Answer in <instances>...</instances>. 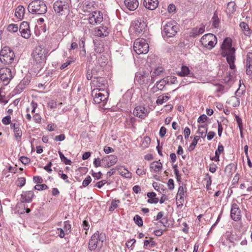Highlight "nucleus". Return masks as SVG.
I'll return each instance as SVG.
<instances>
[{"instance_id":"54","label":"nucleus","mask_w":252,"mask_h":252,"mask_svg":"<svg viewBox=\"0 0 252 252\" xmlns=\"http://www.w3.org/2000/svg\"><path fill=\"white\" fill-rule=\"evenodd\" d=\"M223 146L222 145H219L218 149L215 152V155L220 156V154L223 151Z\"/></svg>"},{"instance_id":"3","label":"nucleus","mask_w":252,"mask_h":252,"mask_svg":"<svg viewBox=\"0 0 252 252\" xmlns=\"http://www.w3.org/2000/svg\"><path fill=\"white\" fill-rule=\"evenodd\" d=\"M15 54L14 52L8 47H4L0 53V62L4 65L15 64Z\"/></svg>"},{"instance_id":"30","label":"nucleus","mask_w":252,"mask_h":252,"mask_svg":"<svg viewBox=\"0 0 252 252\" xmlns=\"http://www.w3.org/2000/svg\"><path fill=\"white\" fill-rule=\"evenodd\" d=\"M156 243L152 238L149 240H146L144 242V247L146 249H150L156 246Z\"/></svg>"},{"instance_id":"24","label":"nucleus","mask_w":252,"mask_h":252,"mask_svg":"<svg viewBox=\"0 0 252 252\" xmlns=\"http://www.w3.org/2000/svg\"><path fill=\"white\" fill-rule=\"evenodd\" d=\"M239 26L241 29L243 33L246 36H250L251 34V30L249 28L248 25L244 22H242L240 23Z\"/></svg>"},{"instance_id":"59","label":"nucleus","mask_w":252,"mask_h":252,"mask_svg":"<svg viewBox=\"0 0 252 252\" xmlns=\"http://www.w3.org/2000/svg\"><path fill=\"white\" fill-rule=\"evenodd\" d=\"M208 117L206 115L203 114L200 116L198 119V123H204L207 119Z\"/></svg>"},{"instance_id":"40","label":"nucleus","mask_w":252,"mask_h":252,"mask_svg":"<svg viewBox=\"0 0 252 252\" xmlns=\"http://www.w3.org/2000/svg\"><path fill=\"white\" fill-rule=\"evenodd\" d=\"M169 98V97L168 96H159L158 97L156 102L158 105L162 104L166 102Z\"/></svg>"},{"instance_id":"12","label":"nucleus","mask_w":252,"mask_h":252,"mask_svg":"<svg viewBox=\"0 0 252 252\" xmlns=\"http://www.w3.org/2000/svg\"><path fill=\"white\" fill-rule=\"evenodd\" d=\"M146 27V23L141 19H137L132 24V28L136 34H140L144 31Z\"/></svg>"},{"instance_id":"21","label":"nucleus","mask_w":252,"mask_h":252,"mask_svg":"<svg viewBox=\"0 0 252 252\" xmlns=\"http://www.w3.org/2000/svg\"><path fill=\"white\" fill-rule=\"evenodd\" d=\"M163 69L162 67H158L156 68L153 71L151 72L150 84L153 83L156 77L159 76L163 72Z\"/></svg>"},{"instance_id":"23","label":"nucleus","mask_w":252,"mask_h":252,"mask_svg":"<svg viewBox=\"0 0 252 252\" xmlns=\"http://www.w3.org/2000/svg\"><path fill=\"white\" fill-rule=\"evenodd\" d=\"M208 130V125L207 124L200 125L198 126L197 133L201 135L202 138L206 136Z\"/></svg>"},{"instance_id":"34","label":"nucleus","mask_w":252,"mask_h":252,"mask_svg":"<svg viewBox=\"0 0 252 252\" xmlns=\"http://www.w3.org/2000/svg\"><path fill=\"white\" fill-rule=\"evenodd\" d=\"M166 84H168V80H166V78L165 77L157 82V87L158 90H162Z\"/></svg>"},{"instance_id":"52","label":"nucleus","mask_w":252,"mask_h":252,"mask_svg":"<svg viewBox=\"0 0 252 252\" xmlns=\"http://www.w3.org/2000/svg\"><path fill=\"white\" fill-rule=\"evenodd\" d=\"M65 135L63 134H60L59 135L56 136L54 140L56 141H63L65 139Z\"/></svg>"},{"instance_id":"11","label":"nucleus","mask_w":252,"mask_h":252,"mask_svg":"<svg viewBox=\"0 0 252 252\" xmlns=\"http://www.w3.org/2000/svg\"><path fill=\"white\" fill-rule=\"evenodd\" d=\"M102 14L99 11H95L89 15V23L93 26L100 24L103 21Z\"/></svg>"},{"instance_id":"31","label":"nucleus","mask_w":252,"mask_h":252,"mask_svg":"<svg viewBox=\"0 0 252 252\" xmlns=\"http://www.w3.org/2000/svg\"><path fill=\"white\" fill-rule=\"evenodd\" d=\"M21 35L25 39H29L31 35L30 28L24 30H20Z\"/></svg>"},{"instance_id":"53","label":"nucleus","mask_w":252,"mask_h":252,"mask_svg":"<svg viewBox=\"0 0 252 252\" xmlns=\"http://www.w3.org/2000/svg\"><path fill=\"white\" fill-rule=\"evenodd\" d=\"M11 117L10 115L6 116L2 120V122L4 125H8L10 123Z\"/></svg>"},{"instance_id":"33","label":"nucleus","mask_w":252,"mask_h":252,"mask_svg":"<svg viewBox=\"0 0 252 252\" xmlns=\"http://www.w3.org/2000/svg\"><path fill=\"white\" fill-rule=\"evenodd\" d=\"M212 22L213 26L216 28L219 27L220 20L218 16L217 12H215L213 17L212 18Z\"/></svg>"},{"instance_id":"58","label":"nucleus","mask_w":252,"mask_h":252,"mask_svg":"<svg viewBox=\"0 0 252 252\" xmlns=\"http://www.w3.org/2000/svg\"><path fill=\"white\" fill-rule=\"evenodd\" d=\"M20 161L22 163L26 165L30 162V159L26 157H21L20 158Z\"/></svg>"},{"instance_id":"28","label":"nucleus","mask_w":252,"mask_h":252,"mask_svg":"<svg viewBox=\"0 0 252 252\" xmlns=\"http://www.w3.org/2000/svg\"><path fill=\"white\" fill-rule=\"evenodd\" d=\"M236 5L234 2L230 1L227 4L226 12L228 14L231 15L234 13L236 11Z\"/></svg>"},{"instance_id":"37","label":"nucleus","mask_w":252,"mask_h":252,"mask_svg":"<svg viewBox=\"0 0 252 252\" xmlns=\"http://www.w3.org/2000/svg\"><path fill=\"white\" fill-rule=\"evenodd\" d=\"M199 139H200V137L199 136H195L194 137L193 141L189 148V151H192L193 150H194V149L195 148V146H196V145L198 143V141Z\"/></svg>"},{"instance_id":"22","label":"nucleus","mask_w":252,"mask_h":252,"mask_svg":"<svg viewBox=\"0 0 252 252\" xmlns=\"http://www.w3.org/2000/svg\"><path fill=\"white\" fill-rule=\"evenodd\" d=\"M205 31V26L201 25V27L198 29L197 28L193 29L189 33L190 37H195L202 33Z\"/></svg>"},{"instance_id":"14","label":"nucleus","mask_w":252,"mask_h":252,"mask_svg":"<svg viewBox=\"0 0 252 252\" xmlns=\"http://www.w3.org/2000/svg\"><path fill=\"white\" fill-rule=\"evenodd\" d=\"M230 216L234 221H238L241 218V211L238 205L236 203H233L231 206Z\"/></svg>"},{"instance_id":"26","label":"nucleus","mask_w":252,"mask_h":252,"mask_svg":"<svg viewBox=\"0 0 252 252\" xmlns=\"http://www.w3.org/2000/svg\"><path fill=\"white\" fill-rule=\"evenodd\" d=\"M25 14V8L22 5L18 6L15 10V15L19 19H22Z\"/></svg>"},{"instance_id":"39","label":"nucleus","mask_w":252,"mask_h":252,"mask_svg":"<svg viewBox=\"0 0 252 252\" xmlns=\"http://www.w3.org/2000/svg\"><path fill=\"white\" fill-rule=\"evenodd\" d=\"M189 73V70L188 67L186 66H183L181 68V71L179 72L178 74L181 76H183L188 75Z\"/></svg>"},{"instance_id":"45","label":"nucleus","mask_w":252,"mask_h":252,"mask_svg":"<svg viewBox=\"0 0 252 252\" xmlns=\"http://www.w3.org/2000/svg\"><path fill=\"white\" fill-rule=\"evenodd\" d=\"M165 78L166 80H168V84H176L177 82V78L175 76H167Z\"/></svg>"},{"instance_id":"61","label":"nucleus","mask_w":252,"mask_h":252,"mask_svg":"<svg viewBox=\"0 0 252 252\" xmlns=\"http://www.w3.org/2000/svg\"><path fill=\"white\" fill-rule=\"evenodd\" d=\"M246 74L249 76L252 75V65L246 66Z\"/></svg>"},{"instance_id":"46","label":"nucleus","mask_w":252,"mask_h":252,"mask_svg":"<svg viewBox=\"0 0 252 252\" xmlns=\"http://www.w3.org/2000/svg\"><path fill=\"white\" fill-rule=\"evenodd\" d=\"M26 179L24 177L19 178L17 181L16 184L19 187H23L25 185Z\"/></svg>"},{"instance_id":"63","label":"nucleus","mask_w":252,"mask_h":252,"mask_svg":"<svg viewBox=\"0 0 252 252\" xmlns=\"http://www.w3.org/2000/svg\"><path fill=\"white\" fill-rule=\"evenodd\" d=\"M103 151L106 154H108L110 153L113 152L114 150L110 147L105 146L104 147Z\"/></svg>"},{"instance_id":"62","label":"nucleus","mask_w":252,"mask_h":252,"mask_svg":"<svg viewBox=\"0 0 252 252\" xmlns=\"http://www.w3.org/2000/svg\"><path fill=\"white\" fill-rule=\"evenodd\" d=\"M166 133V129L164 126L161 127L159 130V135L161 137H163L165 136Z\"/></svg>"},{"instance_id":"44","label":"nucleus","mask_w":252,"mask_h":252,"mask_svg":"<svg viewBox=\"0 0 252 252\" xmlns=\"http://www.w3.org/2000/svg\"><path fill=\"white\" fill-rule=\"evenodd\" d=\"M230 101L233 102V107H237L240 105V99L235 96L231 97Z\"/></svg>"},{"instance_id":"7","label":"nucleus","mask_w":252,"mask_h":252,"mask_svg":"<svg viewBox=\"0 0 252 252\" xmlns=\"http://www.w3.org/2000/svg\"><path fill=\"white\" fill-rule=\"evenodd\" d=\"M47 54L48 51L46 49L38 46L33 51L32 56L36 63L42 64L46 61Z\"/></svg>"},{"instance_id":"60","label":"nucleus","mask_w":252,"mask_h":252,"mask_svg":"<svg viewBox=\"0 0 252 252\" xmlns=\"http://www.w3.org/2000/svg\"><path fill=\"white\" fill-rule=\"evenodd\" d=\"M107 181L106 180H101L99 182H98L96 183L95 186L97 187L98 188H101L105 184H106Z\"/></svg>"},{"instance_id":"13","label":"nucleus","mask_w":252,"mask_h":252,"mask_svg":"<svg viewBox=\"0 0 252 252\" xmlns=\"http://www.w3.org/2000/svg\"><path fill=\"white\" fill-rule=\"evenodd\" d=\"M118 161L117 157L111 155L105 156L101 159L102 166L108 168L115 164Z\"/></svg>"},{"instance_id":"16","label":"nucleus","mask_w":252,"mask_h":252,"mask_svg":"<svg viewBox=\"0 0 252 252\" xmlns=\"http://www.w3.org/2000/svg\"><path fill=\"white\" fill-rule=\"evenodd\" d=\"M34 196V193L32 191H23L21 194L20 200L22 203H30Z\"/></svg>"},{"instance_id":"10","label":"nucleus","mask_w":252,"mask_h":252,"mask_svg":"<svg viewBox=\"0 0 252 252\" xmlns=\"http://www.w3.org/2000/svg\"><path fill=\"white\" fill-rule=\"evenodd\" d=\"M200 42L204 47L211 49L217 43V37L213 34L207 33L201 37Z\"/></svg>"},{"instance_id":"29","label":"nucleus","mask_w":252,"mask_h":252,"mask_svg":"<svg viewBox=\"0 0 252 252\" xmlns=\"http://www.w3.org/2000/svg\"><path fill=\"white\" fill-rule=\"evenodd\" d=\"M185 192L183 187L180 186L177 194V199H178L179 201L181 200L180 203H182V201L184 200Z\"/></svg>"},{"instance_id":"56","label":"nucleus","mask_w":252,"mask_h":252,"mask_svg":"<svg viewBox=\"0 0 252 252\" xmlns=\"http://www.w3.org/2000/svg\"><path fill=\"white\" fill-rule=\"evenodd\" d=\"M94 164L96 167L102 166L101 159L99 158H95L94 161Z\"/></svg>"},{"instance_id":"64","label":"nucleus","mask_w":252,"mask_h":252,"mask_svg":"<svg viewBox=\"0 0 252 252\" xmlns=\"http://www.w3.org/2000/svg\"><path fill=\"white\" fill-rule=\"evenodd\" d=\"M168 188L172 190L174 188V181L172 179H170L168 181Z\"/></svg>"},{"instance_id":"2","label":"nucleus","mask_w":252,"mask_h":252,"mask_svg":"<svg viewBox=\"0 0 252 252\" xmlns=\"http://www.w3.org/2000/svg\"><path fill=\"white\" fill-rule=\"evenodd\" d=\"M28 10L33 14L43 15L46 13L47 8L44 1L34 0L29 4Z\"/></svg>"},{"instance_id":"18","label":"nucleus","mask_w":252,"mask_h":252,"mask_svg":"<svg viewBox=\"0 0 252 252\" xmlns=\"http://www.w3.org/2000/svg\"><path fill=\"white\" fill-rule=\"evenodd\" d=\"M158 0H144L143 5L146 8L151 10H155L158 6Z\"/></svg>"},{"instance_id":"17","label":"nucleus","mask_w":252,"mask_h":252,"mask_svg":"<svg viewBox=\"0 0 252 252\" xmlns=\"http://www.w3.org/2000/svg\"><path fill=\"white\" fill-rule=\"evenodd\" d=\"M148 113L147 109L142 106L136 107L133 111L134 116L141 119H144L148 115Z\"/></svg>"},{"instance_id":"8","label":"nucleus","mask_w":252,"mask_h":252,"mask_svg":"<svg viewBox=\"0 0 252 252\" xmlns=\"http://www.w3.org/2000/svg\"><path fill=\"white\" fill-rule=\"evenodd\" d=\"M179 30V26L174 21L167 22L163 26V32L168 37L175 36Z\"/></svg>"},{"instance_id":"1","label":"nucleus","mask_w":252,"mask_h":252,"mask_svg":"<svg viewBox=\"0 0 252 252\" xmlns=\"http://www.w3.org/2000/svg\"><path fill=\"white\" fill-rule=\"evenodd\" d=\"M221 55L223 57L226 58L228 63L231 69L235 68L234 64L235 58V49L232 47V40L230 38H226L221 46Z\"/></svg>"},{"instance_id":"55","label":"nucleus","mask_w":252,"mask_h":252,"mask_svg":"<svg viewBox=\"0 0 252 252\" xmlns=\"http://www.w3.org/2000/svg\"><path fill=\"white\" fill-rule=\"evenodd\" d=\"M74 60H67L65 63L62 64L60 67L61 69H63L67 66H68L71 63H73Z\"/></svg>"},{"instance_id":"47","label":"nucleus","mask_w":252,"mask_h":252,"mask_svg":"<svg viewBox=\"0 0 252 252\" xmlns=\"http://www.w3.org/2000/svg\"><path fill=\"white\" fill-rule=\"evenodd\" d=\"M92 181V178L90 176H87V177L84 180L82 183L83 187L88 186Z\"/></svg>"},{"instance_id":"32","label":"nucleus","mask_w":252,"mask_h":252,"mask_svg":"<svg viewBox=\"0 0 252 252\" xmlns=\"http://www.w3.org/2000/svg\"><path fill=\"white\" fill-rule=\"evenodd\" d=\"M118 171L120 174L122 176L128 179L131 178L132 174L126 169L124 168L123 170H122L121 168H119L118 169Z\"/></svg>"},{"instance_id":"50","label":"nucleus","mask_w":252,"mask_h":252,"mask_svg":"<svg viewBox=\"0 0 252 252\" xmlns=\"http://www.w3.org/2000/svg\"><path fill=\"white\" fill-rule=\"evenodd\" d=\"M29 28H30L29 23H28L27 22H26V21H24L21 23L20 27H19V30L29 29Z\"/></svg>"},{"instance_id":"6","label":"nucleus","mask_w":252,"mask_h":252,"mask_svg":"<svg viewBox=\"0 0 252 252\" xmlns=\"http://www.w3.org/2000/svg\"><path fill=\"white\" fill-rule=\"evenodd\" d=\"M133 49L138 55L146 54L149 51V46L145 39L138 38L134 42Z\"/></svg>"},{"instance_id":"41","label":"nucleus","mask_w":252,"mask_h":252,"mask_svg":"<svg viewBox=\"0 0 252 252\" xmlns=\"http://www.w3.org/2000/svg\"><path fill=\"white\" fill-rule=\"evenodd\" d=\"M135 223L138 226H142L143 225V220L139 215H135L133 218Z\"/></svg>"},{"instance_id":"49","label":"nucleus","mask_w":252,"mask_h":252,"mask_svg":"<svg viewBox=\"0 0 252 252\" xmlns=\"http://www.w3.org/2000/svg\"><path fill=\"white\" fill-rule=\"evenodd\" d=\"M47 188L48 187L45 184L36 185L34 186V189L37 190H42Z\"/></svg>"},{"instance_id":"48","label":"nucleus","mask_w":252,"mask_h":252,"mask_svg":"<svg viewBox=\"0 0 252 252\" xmlns=\"http://www.w3.org/2000/svg\"><path fill=\"white\" fill-rule=\"evenodd\" d=\"M64 230L66 233H68L70 232L71 225L68 221L64 222Z\"/></svg>"},{"instance_id":"19","label":"nucleus","mask_w":252,"mask_h":252,"mask_svg":"<svg viewBox=\"0 0 252 252\" xmlns=\"http://www.w3.org/2000/svg\"><path fill=\"white\" fill-rule=\"evenodd\" d=\"M109 33V30L106 26H100L97 28L95 32V35L99 37H104L107 36Z\"/></svg>"},{"instance_id":"42","label":"nucleus","mask_w":252,"mask_h":252,"mask_svg":"<svg viewBox=\"0 0 252 252\" xmlns=\"http://www.w3.org/2000/svg\"><path fill=\"white\" fill-rule=\"evenodd\" d=\"M14 135L17 140H19L22 134V131L20 128H15L14 130Z\"/></svg>"},{"instance_id":"57","label":"nucleus","mask_w":252,"mask_h":252,"mask_svg":"<svg viewBox=\"0 0 252 252\" xmlns=\"http://www.w3.org/2000/svg\"><path fill=\"white\" fill-rule=\"evenodd\" d=\"M33 120L36 123H39L41 121V117L38 114H35L33 117Z\"/></svg>"},{"instance_id":"9","label":"nucleus","mask_w":252,"mask_h":252,"mask_svg":"<svg viewBox=\"0 0 252 252\" xmlns=\"http://www.w3.org/2000/svg\"><path fill=\"white\" fill-rule=\"evenodd\" d=\"M53 8L57 13L60 15L65 14L68 12L69 3L65 0H56L54 3Z\"/></svg>"},{"instance_id":"38","label":"nucleus","mask_w":252,"mask_h":252,"mask_svg":"<svg viewBox=\"0 0 252 252\" xmlns=\"http://www.w3.org/2000/svg\"><path fill=\"white\" fill-rule=\"evenodd\" d=\"M19 30V27L17 24H11L7 27V30L11 32H16Z\"/></svg>"},{"instance_id":"35","label":"nucleus","mask_w":252,"mask_h":252,"mask_svg":"<svg viewBox=\"0 0 252 252\" xmlns=\"http://www.w3.org/2000/svg\"><path fill=\"white\" fill-rule=\"evenodd\" d=\"M97 86L99 87L98 88L103 89L104 90H106V89L107 88L106 81L104 79L99 78L97 81Z\"/></svg>"},{"instance_id":"20","label":"nucleus","mask_w":252,"mask_h":252,"mask_svg":"<svg viewBox=\"0 0 252 252\" xmlns=\"http://www.w3.org/2000/svg\"><path fill=\"white\" fill-rule=\"evenodd\" d=\"M125 4L129 10L133 11L138 7L139 2L138 0H125Z\"/></svg>"},{"instance_id":"27","label":"nucleus","mask_w":252,"mask_h":252,"mask_svg":"<svg viewBox=\"0 0 252 252\" xmlns=\"http://www.w3.org/2000/svg\"><path fill=\"white\" fill-rule=\"evenodd\" d=\"M156 194L154 192H148L147 196L149 198L147 202L151 204H157L158 202V198L156 197Z\"/></svg>"},{"instance_id":"36","label":"nucleus","mask_w":252,"mask_h":252,"mask_svg":"<svg viewBox=\"0 0 252 252\" xmlns=\"http://www.w3.org/2000/svg\"><path fill=\"white\" fill-rule=\"evenodd\" d=\"M59 154L60 155V158L61 161L63 162L66 165H71V161L68 159H67L66 157H64L63 154L61 152L59 151Z\"/></svg>"},{"instance_id":"15","label":"nucleus","mask_w":252,"mask_h":252,"mask_svg":"<svg viewBox=\"0 0 252 252\" xmlns=\"http://www.w3.org/2000/svg\"><path fill=\"white\" fill-rule=\"evenodd\" d=\"M150 79L148 74H141L137 73L135 77V82H137L140 85H146L149 82L150 83Z\"/></svg>"},{"instance_id":"5","label":"nucleus","mask_w":252,"mask_h":252,"mask_svg":"<svg viewBox=\"0 0 252 252\" xmlns=\"http://www.w3.org/2000/svg\"><path fill=\"white\" fill-rule=\"evenodd\" d=\"M92 95L94 97L95 103L99 104L102 102L104 104L107 101L108 93L103 89L96 88L92 91Z\"/></svg>"},{"instance_id":"4","label":"nucleus","mask_w":252,"mask_h":252,"mask_svg":"<svg viewBox=\"0 0 252 252\" xmlns=\"http://www.w3.org/2000/svg\"><path fill=\"white\" fill-rule=\"evenodd\" d=\"M104 234H99L98 232H95L91 237L89 243V249L92 251L97 249L100 250L104 240Z\"/></svg>"},{"instance_id":"43","label":"nucleus","mask_w":252,"mask_h":252,"mask_svg":"<svg viewBox=\"0 0 252 252\" xmlns=\"http://www.w3.org/2000/svg\"><path fill=\"white\" fill-rule=\"evenodd\" d=\"M120 203V201L119 200H113L111 204V206L109 208V211H113L115 209L117 208L118 207V203Z\"/></svg>"},{"instance_id":"51","label":"nucleus","mask_w":252,"mask_h":252,"mask_svg":"<svg viewBox=\"0 0 252 252\" xmlns=\"http://www.w3.org/2000/svg\"><path fill=\"white\" fill-rule=\"evenodd\" d=\"M252 63V57H250L249 54L247 55V58L245 62L246 66L251 65Z\"/></svg>"},{"instance_id":"25","label":"nucleus","mask_w":252,"mask_h":252,"mask_svg":"<svg viewBox=\"0 0 252 252\" xmlns=\"http://www.w3.org/2000/svg\"><path fill=\"white\" fill-rule=\"evenodd\" d=\"M162 164L158 161H154L150 165V168L156 173H158L162 168Z\"/></svg>"}]
</instances>
